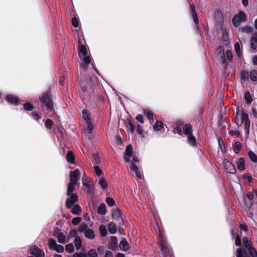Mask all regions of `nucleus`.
<instances>
[{
	"label": "nucleus",
	"instance_id": "obj_20",
	"mask_svg": "<svg viewBox=\"0 0 257 257\" xmlns=\"http://www.w3.org/2000/svg\"><path fill=\"white\" fill-rule=\"evenodd\" d=\"M243 243L246 249L252 246V242L248 237H244L243 238Z\"/></svg>",
	"mask_w": 257,
	"mask_h": 257
},
{
	"label": "nucleus",
	"instance_id": "obj_49",
	"mask_svg": "<svg viewBox=\"0 0 257 257\" xmlns=\"http://www.w3.org/2000/svg\"><path fill=\"white\" fill-rule=\"evenodd\" d=\"M144 132V131L143 127L142 125H140V124L138 125V126H137V133L139 135H142L143 138H144V136L143 135Z\"/></svg>",
	"mask_w": 257,
	"mask_h": 257
},
{
	"label": "nucleus",
	"instance_id": "obj_23",
	"mask_svg": "<svg viewBox=\"0 0 257 257\" xmlns=\"http://www.w3.org/2000/svg\"><path fill=\"white\" fill-rule=\"evenodd\" d=\"M242 145L239 142H236L233 145V150L234 153H238L239 151L241 150Z\"/></svg>",
	"mask_w": 257,
	"mask_h": 257
},
{
	"label": "nucleus",
	"instance_id": "obj_22",
	"mask_svg": "<svg viewBox=\"0 0 257 257\" xmlns=\"http://www.w3.org/2000/svg\"><path fill=\"white\" fill-rule=\"evenodd\" d=\"M82 116L83 118L85 120V121L86 122L90 121L92 120V119L90 118L89 113L88 111L86 109H83L82 111Z\"/></svg>",
	"mask_w": 257,
	"mask_h": 257
},
{
	"label": "nucleus",
	"instance_id": "obj_36",
	"mask_svg": "<svg viewBox=\"0 0 257 257\" xmlns=\"http://www.w3.org/2000/svg\"><path fill=\"white\" fill-rule=\"evenodd\" d=\"M247 249L248 250L251 257H257V251L252 246L248 248Z\"/></svg>",
	"mask_w": 257,
	"mask_h": 257
},
{
	"label": "nucleus",
	"instance_id": "obj_28",
	"mask_svg": "<svg viewBox=\"0 0 257 257\" xmlns=\"http://www.w3.org/2000/svg\"><path fill=\"white\" fill-rule=\"evenodd\" d=\"M67 161L71 163H74L75 161V156L71 151H69L67 154Z\"/></svg>",
	"mask_w": 257,
	"mask_h": 257
},
{
	"label": "nucleus",
	"instance_id": "obj_51",
	"mask_svg": "<svg viewBox=\"0 0 257 257\" xmlns=\"http://www.w3.org/2000/svg\"><path fill=\"white\" fill-rule=\"evenodd\" d=\"M173 132L174 134H177L179 135H182V130L180 127H175L174 128Z\"/></svg>",
	"mask_w": 257,
	"mask_h": 257
},
{
	"label": "nucleus",
	"instance_id": "obj_8",
	"mask_svg": "<svg viewBox=\"0 0 257 257\" xmlns=\"http://www.w3.org/2000/svg\"><path fill=\"white\" fill-rule=\"evenodd\" d=\"M80 172L79 169H76L70 173V182L71 184H77L80 178Z\"/></svg>",
	"mask_w": 257,
	"mask_h": 257
},
{
	"label": "nucleus",
	"instance_id": "obj_19",
	"mask_svg": "<svg viewBox=\"0 0 257 257\" xmlns=\"http://www.w3.org/2000/svg\"><path fill=\"white\" fill-rule=\"evenodd\" d=\"M187 138V143L192 146H195L196 145V139L195 136L192 134L190 136L186 137Z\"/></svg>",
	"mask_w": 257,
	"mask_h": 257
},
{
	"label": "nucleus",
	"instance_id": "obj_43",
	"mask_svg": "<svg viewBox=\"0 0 257 257\" xmlns=\"http://www.w3.org/2000/svg\"><path fill=\"white\" fill-rule=\"evenodd\" d=\"M89 257H98L97 252L94 249H90L88 252Z\"/></svg>",
	"mask_w": 257,
	"mask_h": 257
},
{
	"label": "nucleus",
	"instance_id": "obj_57",
	"mask_svg": "<svg viewBox=\"0 0 257 257\" xmlns=\"http://www.w3.org/2000/svg\"><path fill=\"white\" fill-rule=\"evenodd\" d=\"M81 220V219L79 217H76L73 219L72 223L74 225H77Z\"/></svg>",
	"mask_w": 257,
	"mask_h": 257
},
{
	"label": "nucleus",
	"instance_id": "obj_42",
	"mask_svg": "<svg viewBox=\"0 0 257 257\" xmlns=\"http://www.w3.org/2000/svg\"><path fill=\"white\" fill-rule=\"evenodd\" d=\"M66 251L68 252H72L74 251V245L72 243L67 244L65 246Z\"/></svg>",
	"mask_w": 257,
	"mask_h": 257
},
{
	"label": "nucleus",
	"instance_id": "obj_54",
	"mask_svg": "<svg viewBox=\"0 0 257 257\" xmlns=\"http://www.w3.org/2000/svg\"><path fill=\"white\" fill-rule=\"evenodd\" d=\"M235 239V243L237 246H240L241 244V237L239 236H236L234 237Z\"/></svg>",
	"mask_w": 257,
	"mask_h": 257
},
{
	"label": "nucleus",
	"instance_id": "obj_4",
	"mask_svg": "<svg viewBox=\"0 0 257 257\" xmlns=\"http://www.w3.org/2000/svg\"><path fill=\"white\" fill-rule=\"evenodd\" d=\"M235 123L238 126H240L243 123H244L245 128L247 133H249L250 127V121L248 118V115L247 113H244L243 111L236 112V116L235 119Z\"/></svg>",
	"mask_w": 257,
	"mask_h": 257
},
{
	"label": "nucleus",
	"instance_id": "obj_14",
	"mask_svg": "<svg viewBox=\"0 0 257 257\" xmlns=\"http://www.w3.org/2000/svg\"><path fill=\"white\" fill-rule=\"evenodd\" d=\"M119 248L121 250L127 251L130 248V245L125 238L122 239L119 243Z\"/></svg>",
	"mask_w": 257,
	"mask_h": 257
},
{
	"label": "nucleus",
	"instance_id": "obj_10",
	"mask_svg": "<svg viewBox=\"0 0 257 257\" xmlns=\"http://www.w3.org/2000/svg\"><path fill=\"white\" fill-rule=\"evenodd\" d=\"M192 133L193 130L190 124H186L183 126L182 134H184L186 137H187L193 134Z\"/></svg>",
	"mask_w": 257,
	"mask_h": 257
},
{
	"label": "nucleus",
	"instance_id": "obj_47",
	"mask_svg": "<svg viewBox=\"0 0 257 257\" xmlns=\"http://www.w3.org/2000/svg\"><path fill=\"white\" fill-rule=\"evenodd\" d=\"M217 51H218V52L221 54V58L222 59V60L224 61L225 60V56H224V48L222 46H219L218 47V49H217Z\"/></svg>",
	"mask_w": 257,
	"mask_h": 257
},
{
	"label": "nucleus",
	"instance_id": "obj_31",
	"mask_svg": "<svg viewBox=\"0 0 257 257\" xmlns=\"http://www.w3.org/2000/svg\"><path fill=\"white\" fill-rule=\"evenodd\" d=\"M244 98L246 101V102L248 104H250L251 103L252 99L251 96V94L249 91H246L244 95Z\"/></svg>",
	"mask_w": 257,
	"mask_h": 257
},
{
	"label": "nucleus",
	"instance_id": "obj_37",
	"mask_svg": "<svg viewBox=\"0 0 257 257\" xmlns=\"http://www.w3.org/2000/svg\"><path fill=\"white\" fill-rule=\"evenodd\" d=\"M248 155L250 159L253 162H257V156L252 151H249Z\"/></svg>",
	"mask_w": 257,
	"mask_h": 257
},
{
	"label": "nucleus",
	"instance_id": "obj_46",
	"mask_svg": "<svg viewBox=\"0 0 257 257\" xmlns=\"http://www.w3.org/2000/svg\"><path fill=\"white\" fill-rule=\"evenodd\" d=\"M24 107L27 110H32L34 108L33 104L29 102L24 103Z\"/></svg>",
	"mask_w": 257,
	"mask_h": 257
},
{
	"label": "nucleus",
	"instance_id": "obj_55",
	"mask_svg": "<svg viewBox=\"0 0 257 257\" xmlns=\"http://www.w3.org/2000/svg\"><path fill=\"white\" fill-rule=\"evenodd\" d=\"M128 128L129 130L132 133H134L135 130V126L134 124L131 121H130L128 122Z\"/></svg>",
	"mask_w": 257,
	"mask_h": 257
},
{
	"label": "nucleus",
	"instance_id": "obj_29",
	"mask_svg": "<svg viewBox=\"0 0 257 257\" xmlns=\"http://www.w3.org/2000/svg\"><path fill=\"white\" fill-rule=\"evenodd\" d=\"M81 240L79 236H76L74 239V244L77 250H79L81 246Z\"/></svg>",
	"mask_w": 257,
	"mask_h": 257
},
{
	"label": "nucleus",
	"instance_id": "obj_48",
	"mask_svg": "<svg viewBox=\"0 0 257 257\" xmlns=\"http://www.w3.org/2000/svg\"><path fill=\"white\" fill-rule=\"evenodd\" d=\"M106 202L107 203V204L109 206H113L114 205V200L112 198H110V197H107L106 199Z\"/></svg>",
	"mask_w": 257,
	"mask_h": 257
},
{
	"label": "nucleus",
	"instance_id": "obj_39",
	"mask_svg": "<svg viewBox=\"0 0 257 257\" xmlns=\"http://www.w3.org/2000/svg\"><path fill=\"white\" fill-rule=\"evenodd\" d=\"M66 237L62 232L60 233L58 236V241L59 243H64L65 242Z\"/></svg>",
	"mask_w": 257,
	"mask_h": 257
},
{
	"label": "nucleus",
	"instance_id": "obj_12",
	"mask_svg": "<svg viewBox=\"0 0 257 257\" xmlns=\"http://www.w3.org/2000/svg\"><path fill=\"white\" fill-rule=\"evenodd\" d=\"M251 48L255 52L257 51V33L253 34L250 40Z\"/></svg>",
	"mask_w": 257,
	"mask_h": 257
},
{
	"label": "nucleus",
	"instance_id": "obj_16",
	"mask_svg": "<svg viewBox=\"0 0 257 257\" xmlns=\"http://www.w3.org/2000/svg\"><path fill=\"white\" fill-rule=\"evenodd\" d=\"M237 257H249L247 252L245 251L243 248H239L237 249L236 251Z\"/></svg>",
	"mask_w": 257,
	"mask_h": 257
},
{
	"label": "nucleus",
	"instance_id": "obj_15",
	"mask_svg": "<svg viewBox=\"0 0 257 257\" xmlns=\"http://www.w3.org/2000/svg\"><path fill=\"white\" fill-rule=\"evenodd\" d=\"M83 185L84 186V190L87 193H90L93 191V186L90 181L86 182L83 181Z\"/></svg>",
	"mask_w": 257,
	"mask_h": 257
},
{
	"label": "nucleus",
	"instance_id": "obj_7",
	"mask_svg": "<svg viewBox=\"0 0 257 257\" xmlns=\"http://www.w3.org/2000/svg\"><path fill=\"white\" fill-rule=\"evenodd\" d=\"M30 254L35 257H44L45 254L43 250L38 248L36 245H33L30 248Z\"/></svg>",
	"mask_w": 257,
	"mask_h": 257
},
{
	"label": "nucleus",
	"instance_id": "obj_2",
	"mask_svg": "<svg viewBox=\"0 0 257 257\" xmlns=\"http://www.w3.org/2000/svg\"><path fill=\"white\" fill-rule=\"evenodd\" d=\"M40 99L43 104L46 106L45 110V112L51 113L49 116H52L55 114V111L53 101L50 94L48 92L44 93L42 97L40 98Z\"/></svg>",
	"mask_w": 257,
	"mask_h": 257
},
{
	"label": "nucleus",
	"instance_id": "obj_9",
	"mask_svg": "<svg viewBox=\"0 0 257 257\" xmlns=\"http://www.w3.org/2000/svg\"><path fill=\"white\" fill-rule=\"evenodd\" d=\"M78 197L77 195L75 194H72L70 198H68L66 200V206L68 208H70L73 206V205L75 203L77 202Z\"/></svg>",
	"mask_w": 257,
	"mask_h": 257
},
{
	"label": "nucleus",
	"instance_id": "obj_44",
	"mask_svg": "<svg viewBox=\"0 0 257 257\" xmlns=\"http://www.w3.org/2000/svg\"><path fill=\"white\" fill-rule=\"evenodd\" d=\"M45 125L47 128L51 129L53 125V122L51 119L48 118L46 120Z\"/></svg>",
	"mask_w": 257,
	"mask_h": 257
},
{
	"label": "nucleus",
	"instance_id": "obj_40",
	"mask_svg": "<svg viewBox=\"0 0 257 257\" xmlns=\"http://www.w3.org/2000/svg\"><path fill=\"white\" fill-rule=\"evenodd\" d=\"M249 76L248 73L245 71H242L240 73V78L242 80H246Z\"/></svg>",
	"mask_w": 257,
	"mask_h": 257
},
{
	"label": "nucleus",
	"instance_id": "obj_59",
	"mask_svg": "<svg viewBox=\"0 0 257 257\" xmlns=\"http://www.w3.org/2000/svg\"><path fill=\"white\" fill-rule=\"evenodd\" d=\"M246 197L250 200L253 199L254 197V194L251 192H248L246 194Z\"/></svg>",
	"mask_w": 257,
	"mask_h": 257
},
{
	"label": "nucleus",
	"instance_id": "obj_18",
	"mask_svg": "<svg viewBox=\"0 0 257 257\" xmlns=\"http://www.w3.org/2000/svg\"><path fill=\"white\" fill-rule=\"evenodd\" d=\"M144 113L149 119L151 123H152L154 121V114L152 111L147 109H144Z\"/></svg>",
	"mask_w": 257,
	"mask_h": 257
},
{
	"label": "nucleus",
	"instance_id": "obj_52",
	"mask_svg": "<svg viewBox=\"0 0 257 257\" xmlns=\"http://www.w3.org/2000/svg\"><path fill=\"white\" fill-rule=\"evenodd\" d=\"M234 49L236 52V54L238 55V56H239L240 48V44L239 43L237 42L234 45Z\"/></svg>",
	"mask_w": 257,
	"mask_h": 257
},
{
	"label": "nucleus",
	"instance_id": "obj_45",
	"mask_svg": "<svg viewBox=\"0 0 257 257\" xmlns=\"http://www.w3.org/2000/svg\"><path fill=\"white\" fill-rule=\"evenodd\" d=\"M53 250H55L57 252L61 253L64 251V248L63 245L58 244Z\"/></svg>",
	"mask_w": 257,
	"mask_h": 257
},
{
	"label": "nucleus",
	"instance_id": "obj_25",
	"mask_svg": "<svg viewBox=\"0 0 257 257\" xmlns=\"http://www.w3.org/2000/svg\"><path fill=\"white\" fill-rule=\"evenodd\" d=\"M245 161L243 158H240L237 161V167L238 169L242 171L244 169Z\"/></svg>",
	"mask_w": 257,
	"mask_h": 257
},
{
	"label": "nucleus",
	"instance_id": "obj_30",
	"mask_svg": "<svg viewBox=\"0 0 257 257\" xmlns=\"http://www.w3.org/2000/svg\"><path fill=\"white\" fill-rule=\"evenodd\" d=\"M163 127V123L159 121H157L154 125L153 128L155 131H160Z\"/></svg>",
	"mask_w": 257,
	"mask_h": 257
},
{
	"label": "nucleus",
	"instance_id": "obj_50",
	"mask_svg": "<svg viewBox=\"0 0 257 257\" xmlns=\"http://www.w3.org/2000/svg\"><path fill=\"white\" fill-rule=\"evenodd\" d=\"M94 169L95 171V173L97 175H98V176H100L101 175L102 170L99 166H94Z\"/></svg>",
	"mask_w": 257,
	"mask_h": 257
},
{
	"label": "nucleus",
	"instance_id": "obj_3",
	"mask_svg": "<svg viewBox=\"0 0 257 257\" xmlns=\"http://www.w3.org/2000/svg\"><path fill=\"white\" fill-rule=\"evenodd\" d=\"M158 244L162 254L165 255H168L170 257H172V248L168 245L166 237L161 232L159 235Z\"/></svg>",
	"mask_w": 257,
	"mask_h": 257
},
{
	"label": "nucleus",
	"instance_id": "obj_6",
	"mask_svg": "<svg viewBox=\"0 0 257 257\" xmlns=\"http://www.w3.org/2000/svg\"><path fill=\"white\" fill-rule=\"evenodd\" d=\"M246 19L247 16L245 13L243 12H240L234 16L232 19V23L235 27H238L242 22L246 21Z\"/></svg>",
	"mask_w": 257,
	"mask_h": 257
},
{
	"label": "nucleus",
	"instance_id": "obj_11",
	"mask_svg": "<svg viewBox=\"0 0 257 257\" xmlns=\"http://www.w3.org/2000/svg\"><path fill=\"white\" fill-rule=\"evenodd\" d=\"M224 167L229 173L234 174L236 172L234 166L230 162L227 161L225 163Z\"/></svg>",
	"mask_w": 257,
	"mask_h": 257
},
{
	"label": "nucleus",
	"instance_id": "obj_60",
	"mask_svg": "<svg viewBox=\"0 0 257 257\" xmlns=\"http://www.w3.org/2000/svg\"><path fill=\"white\" fill-rule=\"evenodd\" d=\"M136 119L142 123L144 122L143 116L142 114H138L136 116Z\"/></svg>",
	"mask_w": 257,
	"mask_h": 257
},
{
	"label": "nucleus",
	"instance_id": "obj_63",
	"mask_svg": "<svg viewBox=\"0 0 257 257\" xmlns=\"http://www.w3.org/2000/svg\"><path fill=\"white\" fill-rule=\"evenodd\" d=\"M32 116L34 117V118L36 120H38L40 117L38 113L36 112L33 111L32 112Z\"/></svg>",
	"mask_w": 257,
	"mask_h": 257
},
{
	"label": "nucleus",
	"instance_id": "obj_1",
	"mask_svg": "<svg viewBox=\"0 0 257 257\" xmlns=\"http://www.w3.org/2000/svg\"><path fill=\"white\" fill-rule=\"evenodd\" d=\"M124 159L125 161L130 163L131 170L136 174L138 178L141 179L142 176L138 167L134 163V162H139V159L136 158L135 156H133V147L131 145H128L125 149Z\"/></svg>",
	"mask_w": 257,
	"mask_h": 257
},
{
	"label": "nucleus",
	"instance_id": "obj_21",
	"mask_svg": "<svg viewBox=\"0 0 257 257\" xmlns=\"http://www.w3.org/2000/svg\"><path fill=\"white\" fill-rule=\"evenodd\" d=\"M85 236L89 239H93L95 237L94 231L91 229H87L85 231Z\"/></svg>",
	"mask_w": 257,
	"mask_h": 257
},
{
	"label": "nucleus",
	"instance_id": "obj_13",
	"mask_svg": "<svg viewBox=\"0 0 257 257\" xmlns=\"http://www.w3.org/2000/svg\"><path fill=\"white\" fill-rule=\"evenodd\" d=\"M190 9L192 13V17L194 19V22L196 25H198L199 21L198 19L197 14L195 10V7L194 4H191L190 6Z\"/></svg>",
	"mask_w": 257,
	"mask_h": 257
},
{
	"label": "nucleus",
	"instance_id": "obj_24",
	"mask_svg": "<svg viewBox=\"0 0 257 257\" xmlns=\"http://www.w3.org/2000/svg\"><path fill=\"white\" fill-rule=\"evenodd\" d=\"M249 77L252 81L257 82V71L254 69L250 70Z\"/></svg>",
	"mask_w": 257,
	"mask_h": 257
},
{
	"label": "nucleus",
	"instance_id": "obj_35",
	"mask_svg": "<svg viewBox=\"0 0 257 257\" xmlns=\"http://www.w3.org/2000/svg\"><path fill=\"white\" fill-rule=\"evenodd\" d=\"M76 184H71V183H69L68 187H67V195L69 196L72 193V192L73 191V190L74 189L75 186Z\"/></svg>",
	"mask_w": 257,
	"mask_h": 257
},
{
	"label": "nucleus",
	"instance_id": "obj_34",
	"mask_svg": "<svg viewBox=\"0 0 257 257\" xmlns=\"http://www.w3.org/2000/svg\"><path fill=\"white\" fill-rule=\"evenodd\" d=\"M99 230L102 236H105L106 235L107 231L106 228L104 225H100L99 227Z\"/></svg>",
	"mask_w": 257,
	"mask_h": 257
},
{
	"label": "nucleus",
	"instance_id": "obj_53",
	"mask_svg": "<svg viewBox=\"0 0 257 257\" xmlns=\"http://www.w3.org/2000/svg\"><path fill=\"white\" fill-rule=\"evenodd\" d=\"M72 24L73 26L75 28H77L79 26V22L76 18H73L72 19Z\"/></svg>",
	"mask_w": 257,
	"mask_h": 257
},
{
	"label": "nucleus",
	"instance_id": "obj_5",
	"mask_svg": "<svg viewBox=\"0 0 257 257\" xmlns=\"http://www.w3.org/2000/svg\"><path fill=\"white\" fill-rule=\"evenodd\" d=\"M78 50L79 57L84 63L83 66L84 68H86L90 62V58L87 56L86 48L85 45L79 44Z\"/></svg>",
	"mask_w": 257,
	"mask_h": 257
},
{
	"label": "nucleus",
	"instance_id": "obj_27",
	"mask_svg": "<svg viewBox=\"0 0 257 257\" xmlns=\"http://www.w3.org/2000/svg\"><path fill=\"white\" fill-rule=\"evenodd\" d=\"M81 211V209L80 206L78 204H74L72 210L73 214L75 215H79Z\"/></svg>",
	"mask_w": 257,
	"mask_h": 257
},
{
	"label": "nucleus",
	"instance_id": "obj_17",
	"mask_svg": "<svg viewBox=\"0 0 257 257\" xmlns=\"http://www.w3.org/2000/svg\"><path fill=\"white\" fill-rule=\"evenodd\" d=\"M7 100L10 103L12 104H17L18 102V98L12 94L8 95L7 96Z\"/></svg>",
	"mask_w": 257,
	"mask_h": 257
},
{
	"label": "nucleus",
	"instance_id": "obj_33",
	"mask_svg": "<svg viewBox=\"0 0 257 257\" xmlns=\"http://www.w3.org/2000/svg\"><path fill=\"white\" fill-rule=\"evenodd\" d=\"M98 185L102 189H105L107 187V183L104 178L100 179Z\"/></svg>",
	"mask_w": 257,
	"mask_h": 257
},
{
	"label": "nucleus",
	"instance_id": "obj_56",
	"mask_svg": "<svg viewBox=\"0 0 257 257\" xmlns=\"http://www.w3.org/2000/svg\"><path fill=\"white\" fill-rule=\"evenodd\" d=\"M229 134L231 136L238 137L239 136V133L237 131L230 130L229 131Z\"/></svg>",
	"mask_w": 257,
	"mask_h": 257
},
{
	"label": "nucleus",
	"instance_id": "obj_62",
	"mask_svg": "<svg viewBox=\"0 0 257 257\" xmlns=\"http://www.w3.org/2000/svg\"><path fill=\"white\" fill-rule=\"evenodd\" d=\"M94 159L96 163H98L100 162V156H99L98 153L94 154Z\"/></svg>",
	"mask_w": 257,
	"mask_h": 257
},
{
	"label": "nucleus",
	"instance_id": "obj_38",
	"mask_svg": "<svg viewBox=\"0 0 257 257\" xmlns=\"http://www.w3.org/2000/svg\"><path fill=\"white\" fill-rule=\"evenodd\" d=\"M48 244L49 245L50 248L53 250L58 245V244H57L56 241L53 238H50L49 240Z\"/></svg>",
	"mask_w": 257,
	"mask_h": 257
},
{
	"label": "nucleus",
	"instance_id": "obj_61",
	"mask_svg": "<svg viewBox=\"0 0 257 257\" xmlns=\"http://www.w3.org/2000/svg\"><path fill=\"white\" fill-rule=\"evenodd\" d=\"M226 55L227 57V58L231 60L232 58V52L230 50H227L226 52Z\"/></svg>",
	"mask_w": 257,
	"mask_h": 257
},
{
	"label": "nucleus",
	"instance_id": "obj_64",
	"mask_svg": "<svg viewBox=\"0 0 257 257\" xmlns=\"http://www.w3.org/2000/svg\"><path fill=\"white\" fill-rule=\"evenodd\" d=\"M87 227V225L85 223H83L81 224V225L79 227V230L80 231H83L84 230H85Z\"/></svg>",
	"mask_w": 257,
	"mask_h": 257
},
{
	"label": "nucleus",
	"instance_id": "obj_41",
	"mask_svg": "<svg viewBox=\"0 0 257 257\" xmlns=\"http://www.w3.org/2000/svg\"><path fill=\"white\" fill-rule=\"evenodd\" d=\"M86 123L87 124V131H88V132L89 133L91 134L92 132V131L94 128L93 121H92V120L88 121V122H86Z\"/></svg>",
	"mask_w": 257,
	"mask_h": 257
},
{
	"label": "nucleus",
	"instance_id": "obj_26",
	"mask_svg": "<svg viewBox=\"0 0 257 257\" xmlns=\"http://www.w3.org/2000/svg\"><path fill=\"white\" fill-rule=\"evenodd\" d=\"M97 212L101 215H104L106 212L105 205L104 203H101L97 209Z\"/></svg>",
	"mask_w": 257,
	"mask_h": 257
},
{
	"label": "nucleus",
	"instance_id": "obj_58",
	"mask_svg": "<svg viewBox=\"0 0 257 257\" xmlns=\"http://www.w3.org/2000/svg\"><path fill=\"white\" fill-rule=\"evenodd\" d=\"M73 257H87L86 254L83 252L75 253Z\"/></svg>",
	"mask_w": 257,
	"mask_h": 257
},
{
	"label": "nucleus",
	"instance_id": "obj_32",
	"mask_svg": "<svg viewBox=\"0 0 257 257\" xmlns=\"http://www.w3.org/2000/svg\"><path fill=\"white\" fill-rule=\"evenodd\" d=\"M108 231L110 233L114 234L116 231V227L114 223L110 222L108 224Z\"/></svg>",
	"mask_w": 257,
	"mask_h": 257
}]
</instances>
